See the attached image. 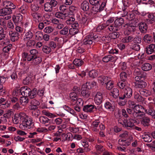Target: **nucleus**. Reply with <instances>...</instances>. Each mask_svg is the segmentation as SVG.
I'll return each mask as SVG.
<instances>
[{"label":"nucleus","mask_w":155,"mask_h":155,"mask_svg":"<svg viewBox=\"0 0 155 155\" xmlns=\"http://www.w3.org/2000/svg\"><path fill=\"white\" fill-rule=\"evenodd\" d=\"M147 78L146 73H143L141 75H137L135 77V80L137 82L141 81V80H145Z\"/></svg>","instance_id":"a878e982"},{"label":"nucleus","mask_w":155,"mask_h":155,"mask_svg":"<svg viewBox=\"0 0 155 155\" xmlns=\"http://www.w3.org/2000/svg\"><path fill=\"white\" fill-rule=\"evenodd\" d=\"M3 5L5 7L0 9V16H4L12 13V9H15V5L11 1H3Z\"/></svg>","instance_id":"f03ea898"},{"label":"nucleus","mask_w":155,"mask_h":155,"mask_svg":"<svg viewBox=\"0 0 155 155\" xmlns=\"http://www.w3.org/2000/svg\"><path fill=\"white\" fill-rule=\"evenodd\" d=\"M81 90H82L81 92V94L84 98H88L90 97L91 93L90 91L85 89L84 88H82Z\"/></svg>","instance_id":"5701e85b"},{"label":"nucleus","mask_w":155,"mask_h":155,"mask_svg":"<svg viewBox=\"0 0 155 155\" xmlns=\"http://www.w3.org/2000/svg\"><path fill=\"white\" fill-rule=\"evenodd\" d=\"M118 86L120 88V89H123L125 86L126 83L125 81H122L120 82L118 84Z\"/></svg>","instance_id":"338daca9"},{"label":"nucleus","mask_w":155,"mask_h":155,"mask_svg":"<svg viewBox=\"0 0 155 155\" xmlns=\"http://www.w3.org/2000/svg\"><path fill=\"white\" fill-rule=\"evenodd\" d=\"M42 50L44 53L46 54H49L51 51V48L46 45L43 47Z\"/></svg>","instance_id":"de8ad7c7"},{"label":"nucleus","mask_w":155,"mask_h":155,"mask_svg":"<svg viewBox=\"0 0 155 155\" xmlns=\"http://www.w3.org/2000/svg\"><path fill=\"white\" fill-rule=\"evenodd\" d=\"M6 91L2 83H0V95H3L6 94Z\"/></svg>","instance_id":"37998d69"},{"label":"nucleus","mask_w":155,"mask_h":155,"mask_svg":"<svg viewBox=\"0 0 155 155\" xmlns=\"http://www.w3.org/2000/svg\"><path fill=\"white\" fill-rule=\"evenodd\" d=\"M39 119L41 123L45 124L46 126L48 125L47 124L49 123V120L47 117L44 116H41L39 117Z\"/></svg>","instance_id":"c85d7f7f"},{"label":"nucleus","mask_w":155,"mask_h":155,"mask_svg":"<svg viewBox=\"0 0 155 155\" xmlns=\"http://www.w3.org/2000/svg\"><path fill=\"white\" fill-rule=\"evenodd\" d=\"M68 27H65L60 32L61 35H64L67 34L68 32Z\"/></svg>","instance_id":"5fc2aeb1"},{"label":"nucleus","mask_w":155,"mask_h":155,"mask_svg":"<svg viewBox=\"0 0 155 155\" xmlns=\"http://www.w3.org/2000/svg\"><path fill=\"white\" fill-rule=\"evenodd\" d=\"M28 96H23L20 97V102L23 105H25L27 104L29 101V99L28 97Z\"/></svg>","instance_id":"7c9ffc66"},{"label":"nucleus","mask_w":155,"mask_h":155,"mask_svg":"<svg viewBox=\"0 0 155 155\" xmlns=\"http://www.w3.org/2000/svg\"><path fill=\"white\" fill-rule=\"evenodd\" d=\"M33 33L30 31H28L26 33L23 38L25 41H27L31 39L33 37Z\"/></svg>","instance_id":"393cba45"},{"label":"nucleus","mask_w":155,"mask_h":155,"mask_svg":"<svg viewBox=\"0 0 155 155\" xmlns=\"http://www.w3.org/2000/svg\"><path fill=\"white\" fill-rule=\"evenodd\" d=\"M139 28L142 33H144L146 32L148 27L146 23L142 22L139 24Z\"/></svg>","instance_id":"dca6fc26"},{"label":"nucleus","mask_w":155,"mask_h":155,"mask_svg":"<svg viewBox=\"0 0 155 155\" xmlns=\"http://www.w3.org/2000/svg\"><path fill=\"white\" fill-rule=\"evenodd\" d=\"M134 98L136 99L137 101L139 102H142L144 100V98L142 97L138 93L135 92L134 94Z\"/></svg>","instance_id":"72a5a7b5"},{"label":"nucleus","mask_w":155,"mask_h":155,"mask_svg":"<svg viewBox=\"0 0 155 155\" xmlns=\"http://www.w3.org/2000/svg\"><path fill=\"white\" fill-rule=\"evenodd\" d=\"M75 18L72 17H70V18L67 20V23L68 25H72V27H77L78 26V23L74 21Z\"/></svg>","instance_id":"ddd939ff"},{"label":"nucleus","mask_w":155,"mask_h":155,"mask_svg":"<svg viewBox=\"0 0 155 155\" xmlns=\"http://www.w3.org/2000/svg\"><path fill=\"white\" fill-rule=\"evenodd\" d=\"M113 31V32L109 34V36H110L111 40L119 38L120 35V33L118 32H115V31Z\"/></svg>","instance_id":"cd10ccee"},{"label":"nucleus","mask_w":155,"mask_h":155,"mask_svg":"<svg viewBox=\"0 0 155 155\" xmlns=\"http://www.w3.org/2000/svg\"><path fill=\"white\" fill-rule=\"evenodd\" d=\"M130 48L133 50L136 51H138L140 50V47L139 45L132 43L129 45Z\"/></svg>","instance_id":"4c0bfd02"},{"label":"nucleus","mask_w":155,"mask_h":155,"mask_svg":"<svg viewBox=\"0 0 155 155\" xmlns=\"http://www.w3.org/2000/svg\"><path fill=\"white\" fill-rule=\"evenodd\" d=\"M21 95L23 96H29L31 89L28 87L25 86L21 87Z\"/></svg>","instance_id":"9d476101"},{"label":"nucleus","mask_w":155,"mask_h":155,"mask_svg":"<svg viewBox=\"0 0 155 155\" xmlns=\"http://www.w3.org/2000/svg\"><path fill=\"white\" fill-rule=\"evenodd\" d=\"M34 110L32 112V114L33 116L35 117L36 118H38L40 115V111L38 110L37 109Z\"/></svg>","instance_id":"052dcab7"},{"label":"nucleus","mask_w":155,"mask_h":155,"mask_svg":"<svg viewBox=\"0 0 155 155\" xmlns=\"http://www.w3.org/2000/svg\"><path fill=\"white\" fill-rule=\"evenodd\" d=\"M32 15L34 18L36 19L38 22H40L43 20V17L41 14L37 12H34L32 13Z\"/></svg>","instance_id":"bb28decb"},{"label":"nucleus","mask_w":155,"mask_h":155,"mask_svg":"<svg viewBox=\"0 0 155 155\" xmlns=\"http://www.w3.org/2000/svg\"><path fill=\"white\" fill-rule=\"evenodd\" d=\"M141 71L139 68L135 69L134 71V74L135 75H141L143 74V73H142Z\"/></svg>","instance_id":"bf43d9fd"},{"label":"nucleus","mask_w":155,"mask_h":155,"mask_svg":"<svg viewBox=\"0 0 155 155\" xmlns=\"http://www.w3.org/2000/svg\"><path fill=\"white\" fill-rule=\"evenodd\" d=\"M70 97L73 101H74L78 99L77 94L75 92L71 93L70 94Z\"/></svg>","instance_id":"c03bdc74"},{"label":"nucleus","mask_w":155,"mask_h":155,"mask_svg":"<svg viewBox=\"0 0 155 155\" xmlns=\"http://www.w3.org/2000/svg\"><path fill=\"white\" fill-rule=\"evenodd\" d=\"M145 51L147 54H150L152 53L155 52V45L150 44L146 48Z\"/></svg>","instance_id":"4468645a"},{"label":"nucleus","mask_w":155,"mask_h":155,"mask_svg":"<svg viewBox=\"0 0 155 155\" xmlns=\"http://www.w3.org/2000/svg\"><path fill=\"white\" fill-rule=\"evenodd\" d=\"M81 8L84 11H88L90 9L89 4L87 1H84L81 5Z\"/></svg>","instance_id":"aec40b11"},{"label":"nucleus","mask_w":155,"mask_h":155,"mask_svg":"<svg viewBox=\"0 0 155 155\" xmlns=\"http://www.w3.org/2000/svg\"><path fill=\"white\" fill-rule=\"evenodd\" d=\"M35 44V41L32 40H31L28 41L26 43V45L27 47H30L34 46Z\"/></svg>","instance_id":"4d7b16f0"},{"label":"nucleus","mask_w":155,"mask_h":155,"mask_svg":"<svg viewBox=\"0 0 155 155\" xmlns=\"http://www.w3.org/2000/svg\"><path fill=\"white\" fill-rule=\"evenodd\" d=\"M76 101V105L80 107H82L83 104V101L81 98L78 99Z\"/></svg>","instance_id":"774afa93"},{"label":"nucleus","mask_w":155,"mask_h":155,"mask_svg":"<svg viewBox=\"0 0 155 155\" xmlns=\"http://www.w3.org/2000/svg\"><path fill=\"white\" fill-rule=\"evenodd\" d=\"M116 57H114L110 55H109L104 57L102 60L104 62H107L109 61L114 62L116 61Z\"/></svg>","instance_id":"2eb2a0df"},{"label":"nucleus","mask_w":155,"mask_h":155,"mask_svg":"<svg viewBox=\"0 0 155 155\" xmlns=\"http://www.w3.org/2000/svg\"><path fill=\"white\" fill-rule=\"evenodd\" d=\"M152 68V66L149 63H145L143 64L142 67V70L144 71H148Z\"/></svg>","instance_id":"473e14b6"},{"label":"nucleus","mask_w":155,"mask_h":155,"mask_svg":"<svg viewBox=\"0 0 155 155\" xmlns=\"http://www.w3.org/2000/svg\"><path fill=\"white\" fill-rule=\"evenodd\" d=\"M73 27L71 28L69 30V33L71 35H74L78 32V29L77 27Z\"/></svg>","instance_id":"ea45409f"},{"label":"nucleus","mask_w":155,"mask_h":155,"mask_svg":"<svg viewBox=\"0 0 155 155\" xmlns=\"http://www.w3.org/2000/svg\"><path fill=\"white\" fill-rule=\"evenodd\" d=\"M42 33L40 31H37L36 33L35 37L39 40H41L43 38Z\"/></svg>","instance_id":"8fccbe9b"},{"label":"nucleus","mask_w":155,"mask_h":155,"mask_svg":"<svg viewBox=\"0 0 155 155\" xmlns=\"http://www.w3.org/2000/svg\"><path fill=\"white\" fill-rule=\"evenodd\" d=\"M39 91L40 90H38V91L37 89L36 88H34L32 90L31 89V92H30V94L29 97L31 99L35 98L36 97L37 94L38 95H39Z\"/></svg>","instance_id":"412c9836"},{"label":"nucleus","mask_w":155,"mask_h":155,"mask_svg":"<svg viewBox=\"0 0 155 155\" xmlns=\"http://www.w3.org/2000/svg\"><path fill=\"white\" fill-rule=\"evenodd\" d=\"M133 37L132 35L127 36L123 38L122 39V41L123 43H128L133 41Z\"/></svg>","instance_id":"2f4dec72"},{"label":"nucleus","mask_w":155,"mask_h":155,"mask_svg":"<svg viewBox=\"0 0 155 155\" xmlns=\"http://www.w3.org/2000/svg\"><path fill=\"white\" fill-rule=\"evenodd\" d=\"M120 78L122 81H126L127 79V74L125 72H123L120 74Z\"/></svg>","instance_id":"79ce46f5"},{"label":"nucleus","mask_w":155,"mask_h":155,"mask_svg":"<svg viewBox=\"0 0 155 155\" xmlns=\"http://www.w3.org/2000/svg\"><path fill=\"white\" fill-rule=\"evenodd\" d=\"M23 17L22 15L19 13L12 16L13 21L16 25H18L19 24H21Z\"/></svg>","instance_id":"39448f33"},{"label":"nucleus","mask_w":155,"mask_h":155,"mask_svg":"<svg viewBox=\"0 0 155 155\" xmlns=\"http://www.w3.org/2000/svg\"><path fill=\"white\" fill-rule=\"evenodd\" d=\"M29 106V108L31 110H36L38 108L37 106L40 104L39 102L35 99L31 100Z\"/></svg>","instance_id":"6e6552de"},{"label":"nucleus","mask_w":155,"mask_h":155,"mask_svg":"<svg viewBox=\"0 0 155 155\" xmlns=\"http://www.w3.org/2000/svg\"><path fill=\"white\" fill-rule=\"evenodd\" d=\"M102 40L106 42H108L111 41V39L109 35H106L105 36L102 37Z\"/></svg>","instance_id":"e2e57ef3"},{"label":"nucleus","mask_w":155,"mask_h":155,"mask_svg":"<svg viewBox=\"0 0 155 155\" xmlns=\"http://www.w3.org/2000/svg\"><path fill=\"white\" fill-rule=\"evenodd\" d=\"M122 3L124 7L122 8H127L130 5V3L128 0H123Z\"/></svg>","instance_id":"13d9d810"},{"label":"nucleus","mask_w":155,"mask_h":155,"mask_svg":"<svg viewBox=\"0 0 155 155\" xmlns=\"http://www.w3.org/2000/svg\"><path fill=\"white\" fill-rule=\"evenodd\" d=\"M139 92L141 95L145 97H147L151 94V93L149 91L145 89H142L140 90Z\"/></svg>","instance_id":"c756f323"},{"label":"nucleus","mask_w":155,"mask_h":155,"mask_svg":"<svg viewBox=\"0 0 155 155\" xmlns=\"http://www.w3.org/2000/svg\"><path fill=\"white\" fill-rule=\"evenodd\" d=\"M133 121V119H124V120L123 126L127 129H132L134 127V124Z\"/></svg>","instance_id":"20e7f679"},{"label":"nucleus","mask_w":155,"mask_h":155,"mask_svg":"<svg viewBox=\"0 0 155 155\" xmlns=\"http://www.w3.org/2000/svg\"><path fill=\"white\" fill-rule=\"evenodd\" d=\"M113 82L111 81L110 79L106 84V88L108 90H110L113 87Z\"/></svg>","instance_id":"a18cd8bd"},{"label":"nucleus","mask_w":155,"mask_h":155,"mask_svg":"<svg viewBox=\"0 0 155 155\" xmlns=\"http://www.w3.org/2000/svg\"><path fill=\"white\" fill-rule=\"evenodd\" d=\"M41 61V58L37 56H34L33 62L35 64L37 65L39 64Z\"/></svg>","instance_id":"58836bf2"},{"label":"nucleus","mask_w":155,"mask_h":155,"mask_svg":"<svg viewBox=\"0 0 155 155\" xmlns=\"http://www.w3.org/2000/svg\"><path fill=\"white\" fill-rule=\"evenodd\" d=\"M53 30L52 27L48 26L46 27L44 29V31L47 33H50L53 31Z\"/></svg>","instance_id":"680f3d73"},{"label":"nucleus","mask_w":155,"mask_h":155,"mask_svg":"<svg viewBox=\"0 0 155 155\" xmlns=\"http://www.w3.org/2000/svg\"><path fill=\"white\" fill-rule=\"evenodd\" d=\"M114 25H110L108 26L107 28L110 31H117L121 29H125L127 28V30L130 32L132 30L131 26H128V25L125 24L123 18H120L116 19L114 22Z\"/></svg>","instance_id":"f257e3e1"},{"label":"nucleus","mask_w":155,"mask_h":155,"mask_svg":"<svg viewBox=\"0 0 155 155\" xmlns=\"http://www.w3.org/2000/svg\"><path fill=\"white\" fill-rule=\"evenodd\" d=\"M133 41L135 43H140L141 42V38L140 36H136L135 37H133Z\"/></svg>","instance_id":"3c124183"},{"label":"nucleus","mask_w":155,"mask_h":155,"mask_svg":"<svg viewBox=\"0 0 155 155\" xmlns=\"http://www.w3.org/2000/svg\"><path fill=\"white\" fill-rule=\"evenodd\" d=\"M106 1H105L102 2L101 5L99 3L98 4V5H100L99 7L98 8L99 12L102 11L103 10L104 8H105L106 5Z\"/></svg>","instance_id":"864d4df0"},{"label":"nucleus","mask_w":155,"mask_h":155,"mask_svg":"<svg viewBox=\"0 0 155 155\" xmlns=\"http://www.w3.org/2000/svg\"><path fill=\"white\" fill-rule=\"evenodd\" d=\"M124 94L127 97V98L130 97L132 95V90L130 87H127L124 90Z\"/></svg>","instance_id":"4be33fe9"},{"label":"nucleus","mask_w":155,"mask_h":155,"mask_svg":"<svg viewBox=\"0 0 155 155\" xmlns=\"http://www.w3.org/2000/svg\"><path fill=\"white\" fill-rule=\"evenodd\" d=\"M150 119L148 117L144 116L140 120L141 123L144 127H148L150 125Z\"/></svg>","instance_id":"a211bd4d"},{"label":"nucleus","mask_w":155,"mask_h":155,"mask_svg":"<svg viewBox=\"0 0 155 155\" xmlns=\"http://www.w3.org/2000/svg\"><path fill=\"white\" fill-rule=\"evenodd\" d=\"M10 36V39L12 41H15L18 40L19 38V34L16 31H11L9 32Z\"/></svg>","instance_id":"1a4fd4ad"},{"label":"nucleus","mask_w":155,"mask_h":155,"mask_svg":"<svg viewBox=\"0 0 155 155\" xmlns=\"http://www.w3.org/2000/svg\"><path fill=\"white\" fill-rule=\"evenodd\" d=\"M73 63L75 65L79 67L81 66L84 64V61L81 59H75L73 61Z\"/></svg>","instance_id":"c9c22d12"},{"label":"nucleus","mask_w":155,"mask_h":155,"mask_svg":"<svg viewBox=\"0 0 155 155\" xmlns=\"http://www.w3.org/2000/svg\"><path fill=\"white\" fill-rule=\"evenodd\" d=\"M102 93L100 92H97L95 98V103L97 105L100 104L102 102Z\"/></svg>","instance_id":"f3484780"},{"label":"nucleus","mask_w":155,"mask_h":155,"mask_svg":"<svg viewBox=\"0 0 155 155\" xmlns=\"http://www.w3.org/2000/svg\"><path fill=\"white\" fill-rule=\"evenodd\" d=\"M89 75L90 77L94 78L98 76L97 71L94 70H93L89 72Z\"/></svg>","instance_id":"e433bc0d"},{"label":"nucleus","mask_w":155,"mask_h":155,"mask_svg":"<svg viewBox=\"0 0 155 155\" xmlns=\"http://www.w3.org/2000/svg\"><path fill=\"white\" fill-rule=\"evenodd\" d=\"M148 133L149 132H144V134L142 135V137L143 141L147 143L150 142L152 141V138L149 135Z\"/></svg>","instance_id":"6ab92c4d"},{"label":"nucleus","mask_w":155,"mask_h":155,"mask_svg":"<svg viewBox=\"0 0 155 155\" xmlns=\"http://www.w3.org/2000/svg\"><path fill=\"white\" fill-rule=\"evenodd\" d=\"M144 80H141L140 81L135 83V87L136 88H143L145 87L147 84Z\"/></svg>","instance_id":"f8f14e48"},{"label":"nucleus","mask_w":155,"mask_h":155,"mask_svg":"<svg viewBox=\"0 0 155 155\" xmlns=\"http://www.w3.org/2000/svg\"><path fill=\"white\" fill-rule=\"evenodd\" d=\"M143 108L145 110V112L148 114L152 116L153 114H155V111L153 109V107L149 104L148 106V108L146 109H145L143 107Z\"/></svg>","instance_id":"b1692460"},{"label":"nucleus","mask_w":155,"mask_h":155,"mask_svg":"<svg viewBox=\"0 0 155 155\" xmlns=\"http://www.w3.org/2000/svg\"><path fill=\"white\" fill-rule=\"evenodd\" d=\"M31 81V78L30 77H27L23 81V83L25 85H28L30 84Z\"/></svg>","instance_id":"603ef678"},{"label":"nucleus","mask_w":155,"mask_h":155,"mask_svg":"<svg viewBox=\"0 0 155 155\" xmlns=\"http://www.w3.org/2000/svg\"><path fill=\"white\" fill-rule=\"evenodd\" d=\"M58 4L55 0H51L49 2H46L44 5V9L45 12H51L52 11L53 8L55 7Z\"/></svg>","instance_id":"7ed1b4c3"},{"label":"nucleus","mask_w":155,"mask_h":155,"mask_svg":"<svg viewBox=\"0 0 155 155\" xmlns=\"http://www.w3.org/2000/svg\"><path fill=\"white\" fill-rule=\"evenodd\" d=\"M93 33H91L89 35H87L86 38L83 40V44L84 45H90L92 44L93 42Z\"/></svg>","instance_id":"423d86ee"},{"label":"nucleus","mask_w":155,"mask_h":155,"mask_svg":"<svg viewBox=\"0 0 155 155\" xmlns=\"http://www.w3.org/2000/svg\"><path fill=\"white\" fill-rule=\"evenodd\" d=\"M98 7L94 6L90 9V11L91 13H94V14H95L96 12H100Z\"/></svg>","instance_id":"0e129e2a"},{"label":"nucleus","mask_w":155,"mask_h":155,"mask_svg":"<svg viewBox=\"0 0 155 155\" xmlns=\"http://www.w3.org/2000/svg\"><path fill=\"white\" fill-rule=\"evenodd\" d=\"M95 148L96 151L99 153L103 152L104 150L103 146L101 144L96 145L95 146Z\"/></svg>","instance_id":"a19ab883"},{"label":"nucleus","mask_w":155,"mask_h":155,"mask_svg":"<svg viewBox=\"0 0 155 155\" xmlns=\"http://www.w3.org/2000/svg\"><path fill=\"white\" fill-rule=\"evenodd\" d=\"M97 109V108L94 105L90 104L84 106L83 110L84 112L91 113L94 111V109Z\"/></svg>","instance_id":"0eeeda50"},{"label":"nucleus","mask_w":155,"mask_h":155,"mask_svg":"<svg viewBox=\"0 0 155 155\" xmlns=\"http://www.w3.org/2000/svg\"><path fill=\"white\" fill-rule=\"evenodd\" d=\"M111 95L114 98H117L119 95V91L118 89L114 88L113 89V91L111 92Z\"/></svg>","instance_id":"f704fd0d"},{"label":"nucleus","mask_w":155,"mask_h":155,"mask_svg":"<svg viewBox=\"0 0 155 155\" xmlns=\"http://www.w3.org/2000/svg\"><path fill=\"white\" fill-rule=\"evenodd\" d=\"M143 39L145 42H150L152 41V37L151 35L147 34L144 36Z\"/></svg>","instance_id":"09e8293b"},{"label":"nucleus","mask_w":155,"mask_h":155,"mask_svg":"<svg viewBox=\"0 0 155 155\" xmlns=\"http://www.w3.org/2000/svg\"><path fill=\"white\" fill-rule=\"evenodd\" d=\"M92 86L90 82H86L85 84L83 85L82 88H85V89L89 90L92 88Z\"/></svg>","instance_id":"49530a36"},{"label":"nucleus","mask_w":155,"mask_h":155,"mask_svg":"<svg viewBox=\"0 0 155 155\" xmlns=\"http://www.w3.org/2000/svg\"><path fill=\"white\" fill-rule=\"evenodd\" d=\"M13 114V111L10 110H8L6 114H4L3 115V116L5 117L8 118L11 117L12 114Z\"/></svg>","instance_id":"69168bd1"},{"label":"nucleus","mask_w":155,"mask_h":155,"mask_svg":"<svg viewBox=\"0 0 155 155\" xmlns=\"http://www.w3.org/2000/svg\"><path fill=\"white\" fill-rule=\"evenodd\" d=\"M111 79L109 77L104 76H101L98 78V80L100 81V83L102 85H104L107 82Z\"/></svg>","instance_id":"9b49d317"},{"label":"nucleus","mask_w":155,"mask_h":155,"mask_svg":"<svg viewBox=\"0 0 155 155\" xmlns=\"http://www.w3.org/2000/svg\"><path fill=\"white\" fill-rule=\"evenodd\" d=\"M104 106L105 107L113 111L114 109L112 106L111 105V104L109 102H107L105 104Z\"/></svg>","instance_id":"6e6d98bb"}]
</instances>
